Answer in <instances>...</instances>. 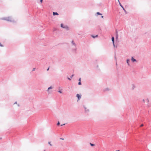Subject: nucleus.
Returning <instances> with one entry per match:
<instances>
[{
  "label": "nucleus",
  "instance_id": "14",
  "mask_svg": "<svg viewBox=\"0 0 151 151\" xmlns=\"http://www.w3.org/2000/svg\"><path fill=\"white\" fill-rule=\"evenodd\" d=\"M97 14H98L99 15H101L102 14L100 13L99 12H97Z\"/></svg>",
  "mask_w": 151,
  "mask_h": 151
},
{
  "label": "nucleus",
  "instance_id": "8",
  "mask_svg": "<svg viewBox=\"0 0 151 151\" xmlns=\"http://www.w3.org/2000/svg\"><path fill=\"white\" fill-rule=\"evenodd\" d=\"M58 14L57 12H53V15L55 16V15H58Z\"/></svg>",
  "mask_w": 151,
  "mask_h": 151
},
{
  "label": "nucleus",
  "instance_id": "9",
  "mask_svg": "<svg viewBox=\"0 0 151 151\" xmlns=\"http://www.w3.org/2000/svg\"><path fill=\"white\" fill-rule=\"evenodd\" d=\"M92 37L93 38H95V37H98V35H96V36H93V35H92Z\"/></svg>",
  "mask_w": 151,
  "mask_h": 151
},
{
  "label": "nucleus",
  "instance_id": "16",
  "mask_svg": "<svg viewBox=\"0 0 151 151\" xmlns=\"http://www.w3.org/2000/svg\"><path fill=\"white\" fill-rule=\"evenodd\" d=\"M78 84L79 85H81V82H79L78 83Z\"/></svg>",
  "mask_w": 151,
  "mask_h": 151
},
{
  "label": "nucleus",
  "instance_id": "27",
  "mask_svg": "<svg viewBox=\"0 0 151 151\" xmlns=\"http://www.w3.org/2000/svg\"><path fill=\"white\" fill-rule=\"evenodd\" d=\"M35 68H34L33 69V71H34L35 70Z\"/></svg>",
  "mask_w": 151,
  "mask_h": 151
},
{
  "label": "nucleus",
  "instance_id": "12",
  "mask_svg": "<svg viewBox=\"0 0 151 151\" xmlns=\"http://www.w3.org/2000/svg\"><path fill=\"white\" fill-rule=\"evenodd\" d=\"M52 86H50V87H49V88H48V90L49 89H52Z\"/></svg>",
  "mask_w": 151,
  "mask_h": 151
},
{
  "label": "nucleus",
  "instance_id": "20",
  "mask_svg": "<svg viewBox=\"0 0 151 151\" xmlns=\"http://www.w3.org/2000/svg\"><path fill=\"white\" fill-rule=\"evenodd\" d=\"M81 78H80L79 79V82H81Z\"/></svg>",
  "mask_w": 151,
  "mask_h": 151
},
{
  "label": "nucleus",
  "instance_id": "29",
  "mask_svg": "<svg viewBox=\"0 0 151 151\" xmlns=\"http://www.w3.org/2000/svg\"><path fill=\"white\" fill-rule=\"evenodd\" d=\"M116 151H119V150H116Z\"/></svg>",
  "mask_w": 151,
  "mask_h": 151
},
{
  "label": "nucleus",
  "instance_id": "19",
  "mask_svg": "<svg viewBox=\"0 0 151 151\" xmlns=\"http://www.w3.org/2000/svg\"><path fill=\"white\" fill-rule=\"evenodd\" d=\"M40 2L42 3V0H40Z\"/></svg>",
  "mask_w": 151,
  "mask_h": 151
},
{
  "label": "nucleus",
  "instance_id": "26",
  "mask_svg": "<svg viewBox=\"0 0 151 151\" xmlns=\"http://www.w3.org/2000/svg\"><path fill=\"white\" fill-rule=\"evenodd\" d=\"M60 139H62V140H63L64 139H63V138H60Z\"/></svg>",
  "mask_w": 151,
  "mask_h": 151
},
{
  "label": "nucleus",
  "instance_id": "3",
  "mask_svg": "<svg viewBox=\"0 0 151 151\" xmlns=\"http://www.w3.org/2000/svg\"><path fill=\"white\" fill-rule=\"evenodd\" d=\"M76 96L78 98V100L81 99V95H80L79 94H77L76 95Z\"/></svg>",
  "mask_w": 151,
  "mask_h": 151
},
{
  "label": "nucleus",
  "instance_id": "5",
  "mask_svg": "<svg viewBox=\"0 0 151 151\" xmlns=\"http://www.w3.org/2000/svg\"><path fill=\"white\" fill-rule=\"evenodd\" d=\"M59 91H58V92L60 93H62V89L60 87H59Z\"/></svg>",
  "mask_w": 151,
  "mask_h": 151
},
{
  "label": "nucleus",
  "instance_id": "4",
  "mask_svg": "<svg viewBox=\"0 0 151 151\" xmlns=\"http://www.w3.org/2000/svg\"><path fill=\"white\" fill-rule=\"evenodd\" d=\"M118 1H119V4L120 5V6H121L122 8L124 10V11H125V9H124V7H123V6H122V5H121V3H120V2H119V0H118Z\"/></svg>",
  "mask_w": 151,
  "mask_h": 151
},
{
  "label": "nucleus",
  "instance_id": "28",
  "mask_svg": "<svg viewBox=\"0 0 151 151\" xmlns=\"http://www.w3.org/2000/svg\"><path fill=\"white\" fill-rule=\"evenodd\" d=\"M103 17H103V16H101V17H102V18H103Z\"/></svg>",
  "mask_w": 151,
  "mask_h": 151
},
{
  "label": "nucleus",
  "instance_id": "11",
  "mask_svg": "<svg viewBox=\"0 0 151 151\" xmlns=\"http://www.w3.org/2000/svg\"><path fill=\"white\" fill-rule=\"evenodd\" d=\"M90 144L91 145V146H94L95 145H94L92 144L91 143H90Z\"/></svg>",
  "mask_w": 151,
  "mask_h": 151
},
{
  "label": "nucleus",
  "instance_id": "25",
  "mask_svg": "<svg viewBox=\"0 0 151 151\" xmlns=\"http://www.w3.org/2000/svg\"><path fill=\"white\" fill-rule=\"evenodd\" d=\"M68 79L69 80H70V79L69 78H68Z\"/></svg>",
  "mask_w": 151,
  "mask_h": 151
},
{
  "label": "nucleus",
  "instance_id": "23",
  "mask_svg": "<svg viewBox=\"0 0 151 151\" xmlns=\"http://www.w3.org/2000/svg\"><path fill=\"white\" fill-rule=\"evenodd\" d=\"M49 68H48L47 69V71H48V70H49Z\"/></svg>",
  "mask_w": 151,
  "mask_h": 151
},
{
  "label": "nucleus",
  "instance_id": "6",
  "mask_svg": "<svg viewBox=\"0 0 151 151\" xmlns=\"http://www.w3.org/2000/svg\"><path fill=\"white\" fill-rule=\"evenodd\" d=\"M131 60L133 62H134V61H136V60L134 59L133 57H132Z\"/></svg>",
  "mask_w": 151,
  "mask_h": 151
},
{
  "label": "nucleus",
  "instance_id": "17",
  "mask_svg": "<svg viewBox=\"0 0 151 151\" xmlns=\"http://www.w3.org/2000/svg\"><path fill=\"white\" fill-rule=\"evenodd\" d=\"M147 102L148 103L149 101V99H147Z\"/></svg>",
  "mask_w": 151,
  "mask_h": 151
},
{
  "label": "nucleus",
  "instance_id": "24",
  "mask_svg": "<svg viewBox=\"0 0 151 151\" xmlns=\"http://www.w3.org/2000/svg\"><path fill=\"white\" fill-rule=\"evenodd\" d=\"M72 43H73V44H74V42H73V41L72 42Z\"/></svg>",
  "mask_w": 151,
  "mask_h": 151
},
{
  "label": "nucleus",
  "instance_id": "18",
  "mask_svg": "<svg viewBox=\"0 0 151 151\" xmlns=\"http://www.w3.org/2000/svg\"><path fill=\"white\" fill-rule=\"evenodd\" d=\"M65 124H61V126H62L63 125H65Z\"/></svg>",
  "mask_w": 151,
  "mask_h": 151
},
{
  "label": "nucleus",
  "instance_id": "1",
  "mask_svg": "<svg viewBox=\"0 0 151 151\" xmlns=\"http://www.w3.org/2000/svg\"><path fill=\"white\" fill-rule=\"evenodd\" d=\"M61 27L63 28L66 29H68L69 28L67 26H64L63 24H61Z\"/></svg>",
  "mask_w": 151,
  "mask_h": 151
},
{
  "label": "nucleus",
  "instance_id": "2",
  "mask_svg": "<svg viewBox=\"0 0 151 151\" xmlns=\"http://www.w3.org/2000/svg\"><path fill=\"white\" fill-rule=\"evenodd\" d=\"M5 20L9 21H12V19L10 17H8L6 18Z\"/></svg>",
  "mask_w": 151,
  "mask_h": 151
},
{
  "label": "nucleus",
  "instance_id": "7",
  "mask_svg": "<svg viewBox=\"0 0 151 151\" xmlns=\"http://www.w3.org/2000/svg\"><path fill=\"white\" fill-rule=\"evenodd\" d=\"M114 45V37H112L111 39Z\"/></svg>",
  "mask_w": 151,
  "mask_h": 151
},
{
  "label": "nucleus",
  "instance_id": "15",
  "mask_svg": "<svg viewBox=\"0 0 151 151\" xmlns=\"http://www.w3.org/2000/svg\"><path fill=\"white\" fill-rule=\"evenodd\" d=\"M60 122H59V121H58V123L57 124V125H60Z\"/></svg>",
  "mask_w": 151,
  "mask_h": 151
},
{
  "label": "nucleus",
  "instance_id": "10",
  "mask_svg": "<svg viewBox=\"0 0 151 151\" xmlns=\"http://www.w3.org/2000/svg\"><path fill=\"white\" fill-rule=\"evenodd\" d=\"M48 144H49L50 145V146H52V145L51 144V142H48Z\"/></svg>",
  "mask_w": 151,
  "mask_h": 151
},
{
  "label": "nucleus",
  "instance_id": "13",
  "mask_svg": "<svg viewBox=\"0 0 151 151\" xmlns=\"http://www.w3.org/2000/svg\"><path fill=\"white\" fill-rule=\"evenodd\" d=\"M129 59H127V63H128V62H129ZM128 64L129 65V64Z\"/></svg>",
  "mask_w": 151,
  "mask_h": 151
},
{
  "label": "nucleus",
  "instance_id": "22",
  "mask_svg": "<svg viewBox=\"0 0 151 151\" xmlns=\"http://www.w3.org/2000/svg\"><path fill=\"white\" fill-rule=\"evenodd\" d=\"M143 126V124H141V125H140V127H142Z\"/></svg>",
  "mask_w": 151,
  "mask_h": 151
},
{
  "label": "nucleus",
  "instance_id": "21",
  "mask_svg": "<svg viewBox=\"0 0 151 151\" xmlns=\"http://www.w3.org/2000/svg\"><path fill=\"white\" fill-rule=\"evenodd\" d=\"M143 102H145V100L144 99H143Z\"/></svg>",
  "mask_w": 151,
  "mask_h": 151
}]
</instances>
